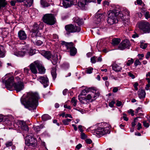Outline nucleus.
<instances>
[{"label":"nucleus","mask_w":150,"mask_h":150,"mask_svg":"<svg viewBox=\"0 0 150 150\" xmlns=\"http://www.w3.org/2000/svg\"><path fill=\"white\" fill-rule=\"evenodd\" d=\"M138 93L139 97L140 98L142 99L145 98L146 93L144 90L139 89Z\"/></svg>","instance_id":"nucleus-19"},{"label":"nucleus","mask_w":150,"mask_h":150,"mask_svg":"<svg viewBox=\"0 0 150 150\" xmlns=\"http://www.w3.org/2000/svg\"><path fill=\"white\" fill-rule=\"evenodd\" d=\"M137 4L141 5L143 2L142 0H137Z\"/></svg>","instance_id":"nucleus-62"},{"label":"nucleus","mask_w":150,"mask_h":150,"mask_svg":"<svg viewBox=\"0 0 150 150\" xmlns=\"http://www.w3.org/2000/svg\"><path fill=\"white\" fill-rule=\"evenodd\" d=\"M137 126V129L138 130H140L142 128V125L139 122L138 123Z\"/></svg>","instance_id":"nucleus-60"},{"label":"nucleus","mask_w":150,"mask_h":150,"mask_svg":"<svg viewBox=\"0 0 150 150\" xmlns=\"http://www.w3.org/2000/svg\"><path fill=\"white\" fill-rule=\"evenodd\" d=\"M16 55L18 56H22L26 54L25 48H23V50L21 51H18L16 53Z\"/></svg>","instance_id":"nucleus-24"},{"label":"nucleus","mask_w":150,"mask_h":150,"mask_svg":"<svg viewBox=\"0 0 150 150\" xmlns=\"http://www.w3.org/2000/svg\"><path fill=\"white\" fill-rule=\"evenodd\" d=\"M37 80L43 84L44 87L45 88L48 86V79L46 76H39L38 77Z\"/></svg>","instance_id":"nucleus-12"},{"label":"nucleus","mask_w":150,"mask_h":150,"mask_svg":"<svg viewBox=\"0 0 150 150\" xmlns=\"http://www.w3.org/2000/svg\"><path fill=\"white\" fill-rule=\"evenodd\" d=\"M130 44L128 40H125L122 41L118 47L119 49L121 50H123L125 48H129Z\"/></svg>","instance_id":"nucleus-10"},{"label":"nucleus","mask_w":150,"mask_h":150,"mask_svg":"<svg viewBox=\"0 0 150 150\" xmlns=\"http://www.w3.org/2000/svg\"><path fill=\"white\" fill-rule=\"evenodd\" d=\"M148 83L146 85L145 89L146 90H148L150 87V81H148Z\"/></svg>","instance_id":"nucleus-53"},{"label":"nucleus","mask_w":150,"mask_h":150,"mask_svg":"<svg viewBox=\"0 0 150 150\" xmlns=\"http://www.w3.org/2000/svg\"><path fill=\"white\" fill-rule=\"evenodd\" d=\"M145 18L147 19H148V18H150V16L149 14V11H146L145 14Z\"/></svg>","instance_id":"nucleus-46"},{"label":"nucleus","mask_w":150,"mask_h":150,"mask_svg":"<svg viewBox=\"0 0 150 150\" xmlns=\"http://www.w3.org/2000/svg\"><path fill=\"white\" fill-rule=\"evenodd\" d=\"M96 57L94 56L93 57L91 58V62L93 63H95L96 62Z\"/></svg>","instance_id":"nucleus-51"},{"label":"nucleus","mask_w":150,"mask_h":150,"mask_svg":"<svg viewBox=\"0 0 150 150\" xmlns=\"http://www.w3.org/2000/svg\"><path fill=\"white\" fill-rule=\"evenodd\" d=\"M121 12H117L115 11H110L108 12L107 14L108 16V17L107 20V22L110 25H112L116 23L117 21V16L120 17H123Z\"/></svg>","instance_id":"nucleus-3"},{"label":"nucleus","mask_w":150,"mask_h":150,"mask_svg":"<svg viewBox=\"0 0 150 150\" xmlns=\"http://www.w3.org/2000/svg\"><path fill=\"white\" fill-rule=\"evenodd\" d=\"M51 118L48 114H44L42 116V119L44 121H45L47 120H49Z\"/></svg>","instance_id":"nucleus-31"},{"label":"nucleus","mask_w":150,"mask_h":150,"mask_svg":"<svg viewBox=\"0 0 150 150\" xmlns=\"http://www.w3.org/2000/svg\"><path fill=\"white\" fill-rule=\"evenodd\" d=\"M112 68L116 72L120 71L122 69V67L116 64H114L112 65Z\"/></svg>","instance_id":"nucleus-20"},{"label":"nucleus","mask_w":150,"mask_h":150,"mask_svg":"<svg viewBox=\"0 0 150 150\" xmlns=\"http://www.w3.org/2000/svg\"><path fill=\"white\" fill-rule=\"evenodd\" d=\"M76 2H77L78 6L82 9H84L85 6L89 2H91L92 0H74Z\"/></svg>","instance_id":"nucleus-9"},{"label":"nucleus","mask_w":150,"mask_h":150,"mask_svg":"<svg viewBox=\"0 0 150 150\" xmlns=\"http://www.w3.org/2000/svg\"><path fill=\"white\" fill-rule=\"evenodd\" d=\"M14 80L13 77H9L7 74L2 78L3 82L5 83L6 87L8 90H12L13 87L17 92H19L23 89V83L21 81L14 83Z\"/></svg>","instance_id":"nucleus-2"},{"label":"nucleus","mask_w":150,"mask_h":150,"mask_svg":"<svg viewBox=\"0 0 150 150\" xmlns=\"http://www.w3.org/2000/svg\"><path fill=\"white\" fill-rule=\"evenodd\" d=\"M26 54H28L30 55H32L34 54L33 50L30 48L28 47L25 48Z\"/></svg>","instance_id":"nucleus-30"},{"label":"nucleus","mask_w":150,"mask_h":150,"mask_svg":"<svg viewBox=\"0 0 150 150\" xmlns=\"http://www.w3.org/2000/svg\"><path fill=\"white\" fill-rule=\"evenodd\" d=\"M71 119H64L62 121V122L65 125H68L69 122L71 121Z\"/></svg>","instance_id":"nucleus-39"},{"label":"nucleus","mask_w":150,"mask_h":150,"mask_svg":"<svg viewBox=\"0 0 150 150\" xmlns=\"http://www.w3.org/2000/svg\"><path fill=\"white\" fill-rule=\"evenodd\" d=\"M13 144L12 141H8L6 143L5 145L6 147H8L12 146Z\"/></svg>","instance_id":"nucleus-43"},{"label":"nucleus","mask_w":150,"mask_h":150,"mask_svg":"<svg viewBox=\"0 0 150 150\" xmlns=\"http://www.w3.org/2000/svg\"><path fill=\"white\" fill-rule=\"evenodd\" d=\"M104 17V15L102 13H97L95 16V18H98L100 19L103 20Z\"/></svg>","instance_id":"nucleus-36"},{"label":"nucleus","mask_w":150,"mask_h":150,"mask_svg":"<svg viewBox=\"0 0 150 150\" xmlns=\"http://www.w3.org/2000/svg\"><path fill=\"white\" fill-rule=\"evenodd\" d=\"M93 69L91 67H89L86 68V73L88 74H91L92 73Z\"/></svg>","instance_id":"nucleus-38"},{"label":"nucleus","mask_w":150,"mask_h":150,"mask_svg":"<svg viewBox=\"0 0 150 150\" xmlns=\"http://www.w3.org/2000/svg\"><path fill=\"white\" fill-rule=\"evenodd\" d=\"M74 21L79 25H81L83 23V19L79 18L78 17L74 18Z\"/></svg>","instance_id":"nucleus-22"},{"label":"nucleus","mask_w":150,"mask_h":150,"mask_svg":"<svg viewBox=\"0 0 150 150\" xmlns=\"http://www.w3.org/2000/svg\"><path fill=\"white\" fill-rule=\"evenodd\" d=\"M58 60V57L57 55H54L52 56V60H51L52 64L54 65L57 64Z\"/></svg>","instance_id":"nucleus-27"},{"label":"nucleus","mask_w":150,"mask_h":150,"mask_svg":"<svg viewBox=\"0 0 150 150\" xmlns=\"http://www.w3.org/2000/svg\"><path fill=\"white\" fill-rule=\"evenodd\" d=\"M41 54L47 58V59H50L52 56V54L49 51H42L41 52Z\"/></svg>","instance_id":"nucleus-17"},{"label":"nucleus","mask_w":150,"mask_h":150,"mask_svg":"<svg viewBox=\"0 0 150 150\" xmlns=\"http://www.w3.org/2000/svg\"><path fill=\"white\" fill-rule=\"evenodd\" d=\"M18 35L20 40H25L27 38V35L24 31L22 30L19 31L18 32Z\"/></svg>","instance_id":"nucleus-16"},{"label":"nucleus","mask_w":150,"mask_h":150,"mask_svg":"<svg viewBox=\"0 0 150 150\" xmlns=\"http://www.w3.org/2000/svg\"><path fill=\"white\" fill-rule=\"evenodd\" d=\"M115 103V102L114 101H112L109 103V105L111 107H113L114 106V105Z\"/></svg>","instance_id":"nucleus-54"},{"label":"nucleus","mask_w":150,"mask_h":150,"mask_svg":"<svg viewBox=\"0 0 150 150\" xmlns=\"http://www.w3.org/2000/svg\"><path fill=\"white\" fill-rule=\"evenodd\" d=\"M33 137L30 135H28L25 137V142L26 145H28L30 143V142L31 141L30 139Z\"/></svg>","instance_id":"nucleus-32"},{"label":"nucleus","mask_w":150,"mask_h":150,"mask_svg":"<svg viewBox=\"0 0 150 150\" xmlns=\"http://www.w3.org/2000/svg\"><path fill=\"white\" fill-rule=\"evenodd\" d=\"M128 75L129 76V77H131V78L132 79H134L135 78L134 76L131 72L128 73Z\"/></svg>","instance_id":"nucleus-61"},{"label":"nucleus","mask_w":150,"mask_h":150,"mask_svg":"<svg viewBox=\"0 0 150 150\" xmlns=\"http://www.w3.org/2000/svg\"><path fill=\"white\" fill-rule=\"evenodd\" d=\"M5 51L4 47L2 46H0V58H2L5 56Z\"/></svg>","instance_id":"nucleus-23"},{"label":"nucleus","mask_w":150,"mask_h":150,"mask_svg":"<svg viewBox=\"0 0 150 150\" xmlns=\"http://www.w3.org/2000/svg\"><path fill=\"white\" fill-rule=\"evenodd\" d=\"M44 22L50 25H54L56 21L54 15L52 14H47L45 15L43 17Z\"/></svg>","instance_id":"nucleus-5"},{"label":"nucleus","mask_w":150,"mask_h":150,"mask_svg":"<svg viewBox=\"0 0 150 150\" xmlns=\"http://www.w3.org/2000/svg\"><path fill=\"white\" fill-rule=\"evenodd\" d=\"M96 23L97 24H98L100 22L103 20L100 19V18H95Z\"/></svg>","instance_id":"nucleus-55"},{"label":"nucleus","mask_w":150,"mask_h":150,"mask_svg":"<svg viewBox=\"0 0 150 150\" xmlns=\"http://www.w3.org/2000/svg\"><path fill=\"white\" fill-rule=\"evenodd\" d=\"M141 64V62L138 59H136L134 63V64L135 66H137L138 65H140Z\"/></svg>","instance_id":"nucleus-48"},{"label":"nucleus","mask_w":150,"mask_h":150,"mask_svg":"<svg viewBox=\"0 0 150 150\" xmlns=\"http://www.w3.org/2000/svg\"><path fill=\"white\" fill-rule=\"evenodd\" d=\"M123 118L124 120L126 121H127L128 120V118L127 117L126 114L125 113H123Z\"/></svg>","instance_id":"nucleus-57"},{"label":"nucleus","mask_w":150,"mask_h":150,"mask_svg":"<svg viewBox=\"0 0 150 150\" xmlns=\"http://www.w3.org/2000/svg\"><path fill=\"white\" fill-rule=\"evenodd\" d=\"M17 125L18 127H20L19 129L23 131H28V126L25 122L23 121L18 120L17 122Z\"/></svg>","instance_id":"nucleus-11"},{"label":"nucleus","mask_w":150,"mask_h":150,"mask_svg":"<svg viewBox=\"0 0 150 150\" xmlns=\"http://www.w3.org/2000/svg\"><path fill=\"white\" fill-rule=\"evenodd\" d=\"M111 127L110 125L107 124L106 127H105L98 128V129L96 130L95 132L96 134L100 136L103 135L110 133V129Z\"/></svg>","instance_id":"nucleus-8"},{"label":"nucleus","mask_w":150,"mask_h":150,"mask_svg":"<svg viewBox=\"0 0 150 150\" xmlns=\"http://www.w3.org/2000/svg\"><path fill=\"white\" fill-rule=\"evenodd\" d=\"M71 102L74 106H75L76 104L77 100L75 97H73L71 99Z\"/></svg>","instance_id":"nucleus-42"},{"label":"nucleus","mask_w":150,"mask_h":150,"mask_svg":"<svg viewBox=\"0 0 150 150\" xmlns=\"http://www.w3.org/2000/svg\"><path fill=\"white\" fill-rule=\"evenodd\" d=\"M40 3L41 5L44 7H48L50 6L45 0H41Z\"/></svg>","instance_id":"nucleus-34"},{"label":"nucleus","mask_w":150,"mask_h":150,"mask_svg":"<svg viewBox=\"0 0 150 150\" xmlns=\"http://www.w3.org/2000/svg\"><path fill=\"white\" fill-rule=\"evenodd\" d=\"M138 27L144 33H149L150 31L149 23L146 21H142L139 23L137 25Z\"/></svg>","instance_id":"nucleus-6"},{"label":"nucleus","mask_w":150,"mask_h":150,"mask_svg":"<svg viewBox=\"0 0 150 150\" xmlns=\"http://www.w3.org/2000/svg\"><path fill=\"white\" fill-rule=\"evenodd\" d=\"M140 46L141 48L143 49H144L147 47V44L146 43H141L140 45Z\"/></svg>","instance_id":"nucleus-44"},{"label":"nucleus","mask_w":150,"mask_h":150,"mask_svg":"<svg viewBox=\"0 0 150 150\" xmlns=\"http://www.w3.org/2000/svg\"><path fill=\"white\" fill-rule=\"evenodd\" d=\"M24 98L21 99L22 103L25 107L30 110L36 109L38 105L39 96L38 94L35 92H30L28 93Z\"/></svg>","instance_id":"nucleus-1"},{"label":"nucleus","mask_w":150,"mask_h":150,"mask_svg":"<svg viewBox=\"0 0 150 150\" xmlns=\"http://www.w3.org/2000/svg\"><path fill=\"white\" fill-rule=\"evenodd\" d=\"M42 42L40 40H38L36 42V45L38 46L41 45L42 44Z\"/></svg>","instance_id":"nucleus-59"},{"label":"nucleus","mask_w":150,"mask_h":150,"mask_svg":"<svg viewBox=\"0 0 150 150\" xmlns=\"http://www.w3.org/2000/svg\"><path fill=\"white\" fill-rule=\"evenodd\" d=\"M118 91V88L117 87H115L113 88L112 91L114 93L117 92Z\"/></svg>","instance_id":"nucleus-64"},{"label":"nucleus","mask_w":150,"mask_h":150,"mask_svg":"<svg viewBox=\"0 0 150 150\" xmlns=\"http://www.w3.org/2000/svg\"><path fill=\"white\" fill-rule=\"evenodd\" d=\"M61 44L65 46L67 50L69 49L70 54L71 56H74L76 54L77 52V50L75 47V45L72 42H68L64 41H62Z\"/></svg>","instance_id":"nucleus-4"},{"label":"nucleus","mask_w":150,"mask_h":150,"mask_svg":"<svg viewBox=\"0 0 150 150\" xmlns=\"http://www.w3.org/2000/svg\"><path fill=\"white\" fill-rule=\"evenodd\" d=\"M86 143L88 144H91L92 142V140L90 139H87L86 140Z\"/></svg>","instance_id":"nucleus-63"},{"label":"nucleus","mask_w":150,"mask_h":150,"mask_svg":"<svg viewBox=\"0 0 150 150\" xmlns=\"http://www.w3.org/2000/svg\"><path fill=\"white\" fill-rule=\"evenodd\" d=\"M42 125H40V126H37L34 127V129L36 132H38L39 131L40 129H42Z\"/></svg>","instance_id":"nucleus-40"},{"label":"nucleus","mask_w":150,"mask_h":150,"mask_svg":"<svg viewBox=\"0 0 150 150\" xmlns=\"http://www.w3.org/2000/svg\"><path fill=\"white\" fill-rule=\"evenodd\" d=\"M124 12H125V13L127 15V16H129V12L127 9H126L124 10Z\"/></svg>","instance_id":"nucleus-58"},{"label":"nucleus","mask_w":150,"mask_h":150,"mask_svg":"<svg viewBox=\"0 0 150 150\" xmlns=\"http://www.w3.org/2000/svg\"><path fill=\"white\" fill-rule=\"evenodd\" d=\"M39 66H38L39 72L40 73H44L45 72V69L42 66V65L39 63Z\"/></svg>","instance_id":"nucleus-28"},{"label":"nucleus","mask_w":150,"mask_h":150,"mask_svg":"<svg viewBox=\"0 0 150 150\" xmlns=\"http://www.w3.org/2000/svg\"><path fill=\"white\" fill-rule=\"evenodd\" d=\"M66 34H69L71 33L79 32L81 30L79 27L77 26L72 24L66 25L65 27Z\"/></svg>","instance_id":"nucleus-7"},{"label":"nucleus","mask_w":150,"mask_h":150,"mask_svg":"<svg viewBox=\"0 0 150 150\" xmlns=\"http://www.w3.org/2000/svg\"><path fill=\"white\" fill-rule=\"evenodd\" d=\"M92 92L94 93L93 99L95 100L99 96L100 93L98 91L96 90H94L93 92Z\"/></svg>","instance_id":"nucleus-25"},{"label":"nucleus","mask_w":150,"mask_h":150,"mask_svg":"<svg viewBox=\"0 0 150 150\" xmlns=\"http://www.w3.org/2000/svg\"><path fill=\"white\" fill-rule=\"evenodd\" d=\"M39 30V26L38 25L36 24L35 23L33 25V28L31 30L32 32L35 33L34 35H36L37 33H38Z\"/></svg>","instance_id":"nucleus-18"},{"label":"nucleus","mask_w":150,"mask_h":150,"mask_svg":"<svg viewBox=\"0 0 150 150\" xmlns=\"http://www.w3.org/2000/svg\"><path fill=\"white\" fill-rule=\"evenodd\" d=\"M17 2H22L25 1L27 3L24 4L22 6V7L23 6H24L26 9V8L28 7H30L32 5L33 0H16Z\"/></svg>","instance_id":"nucleus-15"},{"label":"nucleus","mask_w":150,"mask_h":150,"mask_svg":"<svg viewBox=\"0 0 150 150\" xmlns=\"http://www.w3.org/2000/svg\"><path fill=\"white\" fill-rule=\"evenodd\" d=\"M128 112L129 114H131L132 116H133L134 115V111L132 109H130L128 111Z\"/></svg>","instance_id":"nucleus-56"},{"label":"nucleus","mask_w":150,"mask_h":150,"mask_svg":"<svg viewBox=\"0 0 150 150\" xmlns=\"http://www.w3.org/2000/svg\"><path fill=\"white\" fill-rule=\"evenodd\" d=\"M79 101L83 104H85L87 103V100L85 98L82 97L79 98Z\"/></svg>","instance_id":"nucleus-41"},{"label":"nucleus","mask_w":150,"mask_h":150,"mask_svg":"<svg viewBox=\"0 0 150 150\" xmlns=\"http://www.w3.org/2000/svg\"><path fill=\"white\" fill-rule=\"evenodd\" d=\"M7 4L5 0H0V9L1 8L4 7Z\"/></svg>","instance_id":"nucleus-33"},{"label":"nucleus","mask_w":150,"mask_h":150,"mask_svg":"<svg viewBox=\"0 0 150 150\" xmlns=\"http://www.w3.org/2000/svg\"><path fill=\"white\" fill-rule=\"evenodd\" d=\"M146 79L148 81H150V72H148L146 75Z\"/></svg>","instance_id":"nucleus-45"},{"label":"nucleus","mask_w":150,"mask_h":150,"mask_svg":"<svg viewBox=\"0 0 150 150\" xmlns=\"http://www.w3.org/2000/svg\"><path fill=\"white\" fill-rule=\"evenodd\" d=\"M87 137L84 133H82L81 134V138L82 139H85L87 138Z\"/></svg>","instance_id":"nucleus-50"},{"label":"nucleus","mask_w":150,"mask_h":150,"mask_svg":"<svg viewBox=\"0 0 150 150\" xmlns=\"http://www.w3.org/2000/svg\"><path fill=\"white\" fill-rule=\"evenodd\" d=\"M142 111V108L140 107H138L136 110V111L135 112V113H138L139 112H140Z\"/></svg>","instance_id":"nucleus-49"},{"label":"nucleus","mask_w":150,"mask_h":150,"mask_svg":"<svg viewBox=\"0 0 150 150\" xmlns=\"http://www.w3.org/2000/svg\"><path fill=\"white\" fill-rule=\"evenodd\" d=\"M121 40L120 38H114L112 40V44L113 45H118L120 42Z\"/></svg>","instance_id":"nucleus-29"},{"label":"nucleus","mask_w":150,"mask_h":150,"mask_svg":"<svg viewBox=\"0 0 150 150\" xmlns=\"http://www.w3.org/2000/svg\"><path fill=\"white\" fill-rule=\"evenodd\" d=\"M39 66V63L37 61H35L30 64V68L32 73L34 74L37 73V71L36 68H38V66Z\"/></svg>","instance_id":"nucleus-13"},{"label":"nucleus","mask_w":150,"mask_h":150,"mask_svg":"<svg viewBox=\"0 0 150 150\" xmlns=\"http://www.w3.org/2000/svg\"><path fill=\"white\" fill-rule=\"evenodd\" d=\"M143 125H144L145 127H146L147 128L149 127V123L147 122L146 121H145V120L144 121H143Z\"/></svg>","instance_id":"nucleus-47"},{"label":"nucleus","mask_w":150,"mask_h":150,"mask_svg":"<svg viewBox=\"0 0 150 150\" xmlns=\"http://www.w3.org/2000/svg\"><path fill=\"white\" fill-rule=\"evenodd\" d=\"M74 0H64L63 1L62 4L65 8L70 7L72 5H75Z\"/></svg>","instance_id":"nucleus-14"},{"label":"nucleus","mask_w":150,"mask_h":150,"mask_svg":"<svg viewBox=\"0 0 150 150\" xmlns=\"http://www.w3.org/2000/svg\"><path fill=\"white\" fill-rule=\"evenodd\" d=\"M94 95V93H92V92H91L90 94H89L87 95V96L86 97V100H91V101H93V100H93V96Z\"/></svg>","instance_id":"nucleus-26"},{"label":"nucleus","mask_w":150,"mask_h":150,"mask_svg":"<svg viewBox=\"0 0 150 150\" xmlns=\"http://www.w3.org/2000/svg\"><path fill=\"white\" fill-rule=\"evenodd\" d=\"M51 73L53 78L55 79L56 77V69L55 68L52 69Z\"/></svg>","instance_id":"nucleus-35"},{"label":"nucleus","mask_w":150,"mask_h":150,"mask_svg":"<svg viewBox=\"0 0 150 150\" xmlns=\"http://www.w3.org/2000/svg\"><path fill=\"white\" fill-rule=\"evenodd\" d=\"M127 61L126 62V64L128 66H130L134 62V59L132 58H129Z\"/></svg>","instance_id":"nucleus-37"},{"label":"nucleus","mask_w":150,"mask_h":150,"mask_svg":"<svg viewBox=\"0 0 150 150\" xmlns=\"http://www.w3.org/2000/svg\"><path fill=\"white\" fill-rule=\"evenodd\" d=\"M30 139H31V141L30 142V143L28 146H32L33 147L37 145V141L36 138L34 137H33Z\"/></svg>","instance_id":"nucleus-21"},{"label":"nucleus","mask_w":150,"mask_h":150,"mask_svg":"<svg viewBox=\"0 0 150 150\" xmlns=\"http://www.w3.org/2000/svg\"><path fill=\"white\" fill-rule=\"evenodd\" d=\"M138 83L137 82H135L133 85V86L136 91H137L138 89L137 86H138Z\"/></svg>","instance_id":"nucleus-52"}]
</instances>
